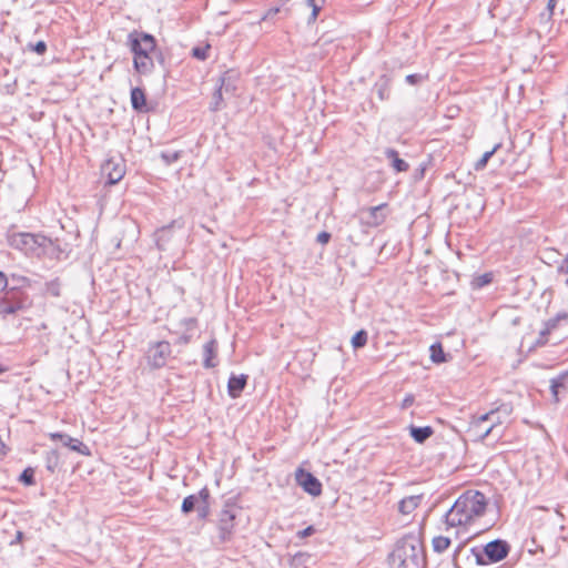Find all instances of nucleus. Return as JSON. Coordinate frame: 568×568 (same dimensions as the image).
I'll list each match as a JSON object with an SVG mask.
<instances>
[{
    "label": "nucleus",
    "mask_w": 568,
    "mask_h": 568,
    "mask_svg": "<svg viewBox=\"0 0 568 568\" xmlns=\"http://www.w3.org/2000/svg\"><path fill=\"white\" fill-rule=\"evenodd\" d=\"M134 70L143 75L150 74L154 70V61L151 55L133 57Z\"/></svg>",
    "instance_id": "dca6fc26"
},
{
    "label": "nucleus",
    "mask_w": 568,
    "mask_h": 568,
    "mask_svg": "<svg viewBox=\"0 0 568 568\" xmlns=\"http://www.w3.org/2000/svg\"><path fill=\"white\" fill-rule=\"evenodd\" d=\"M510 546L507 541L496 539L488 542L481 550L478 548H471L470 554L475 559V562L479 567H485L493 562H498L507 557L509 554Z\"/></svg>",
    "instance_id": "20e7f679"
},
{
    "label": "nucleus",
    "mask_w": 568,
    "mask_h": 568,
    "mask_svg": "<svg viewBox=\"0 0 568 568\" xmlns=\"http://www.w3.org/2000/svg\"><path fill=\"white\" fill-rule=\"evenodd\" d=\"M463 549H464V542L459 544V546L454 551L453 561L456 567L458 566V555L460 554V551Z\"/></svg>",
    "instance_id": "a18cd8bd"
},
{
    "label": "nucleus",
    "mask_w": 568,
    "mask_h": 568,
    "mask_svg": "<svg viewBox=\"0 0 568 568\" xmlns=\"http://www.w3.org/2000/svg\"><path fill=\"white\" fill-rule=\"evenodd\" d=\"M50 438L52 440H60L63 446L70 448L73 452L80 453L81 455H90L89 447L78 438H73L62 433H51Z\"/></svg>",
    "instance_id": "f8f14e48"
},
{
    "label": "nucleus",
    "mask_w": 568,
    "mask_h": 568,
    "mask_svg": "<svg viewBox=\"0 0 568 568\" xmlns=\"http://www.w3.org/2000/svg\"><path fill=\"white\" fill-rule=\"evenodd\" d=\"M9 243L24 254L40 255L50 245L51 241L40 234L17 233L9 237Z\"/></svg>",
    "instance_id": "39448f33"
},
{
    "label": "nucleus",
    "mask_w": 568,
    "mask_h": 568,
    "mask_svg": "<svg viewBox=\"0 0 568 568\" xmlns=\"http://www.w3.org/2000/svg\"><path fill=\"white\" fill-rule=\"evenodd\" d=\"M480 432H481V435L487 432V426H485V424H483L481 427H477Z\"/></svg>",
    "instance_id": "603ef678"
},
{
    "label": "nucleus",
    "mask_w": 568,
    "mask_h": 568,
    "mask_svg": "<svg viewBox=\"0 0 568 568\" xmlns=\"http://www.w3.org/2000/svg\"><path fill=\"white\" fill-rule=\"evenodd\" d=\"M430 351V359L436 363H445L447 361L446 355L444 353L443 346L440 343H435L429 347Z\"/></svg>",
    "instance_id": "a878e982"
},
{
    "label": "nucleus",
    "mask_w": 568,
    "mask_h": 568,
    "mask_svg": "<svg viewBox=\"0 0 568 568\" xmlns=\"http://www.w3.org/2000/svg\"><path fill=\"white\" fill-rule=\"evenodd\" d=\"M59 465V453L57 450H51L47 453L45 456V467L49 471L54 473Z\"/></svg>",
    "instance_id": "c756f323"
},
{
    "label": "nucleus",
    "mask_w": 568,
    "mask_h": 568,
    "mask_svg": "<svg viewBox=\"0 0 568 568\" xmlns=\"http://www.w3.org/2000/svg\"><path fill=\"white\" fill-rule=\"evenodd\" d=\"M561 320H565V321H568V315L566 313H560V314H557L555 317L552 318H549L546 323H545V328L540 332V339L538 341V343H545L546 341L544 339L551 331L556 329L559 322Z\"/></svg>",
    "instance_id": "412c9836"
},
{
    "label": "nucleus",
    "mask_w": 568,
    "mask_h": 568,
    "mask_svg": "<svg viewBox=\"0 0 568 568\" xmlns=\"http://www.w3.org/2000/svg\"><path fill=\"white\" fill-rule=\"evenodd\" d=\"M240 73L235 70H227L220 77V88L226 93L234 95L237 91Z\"/></svg>",
    "instance_id": "4468645a"
},
{
    "label": "nucleus",
    "mask_w": 568,
    "mask_h": 568,
    "mask_svg": "<svg viewBox=\"0 0 568 568\" xmlns=\"http://www.w3.org/2000/svg\"><path fill=\"white\" fill-rule=\"evenodd\" d=\"M565 376H559L550 381V390L556 402H558V392L560 387H564Z\"/></svg>",
    "instance_id": "72a5a7b5"
},
{
    "label": "nucleus",
    "mask_w": 568,
    "mask_h": 568,
    "mask_svg": "<svg viewBox=\"0 0 568 568\" xmlns=\"http://www.w3.org/2000/svg\"><path fill=\"white\" fill-rule=\"evenodd\" d=\"M314 531H315L314 527H313V526H308V527H306L305 529H303V530L298 531V534H297V535H298L301 538H305V537H308V536L313 535V534H314Z\"/></svg>",
    "instance_id": "c03bdc74"
},
{
    "label": "nucleus",
    "mask_w": 568,
    "mask_h": 568,
    "mask_svg": "<svg viewBox=\"0 0 568 568\" xmlns=\"http://www.w3.org/2000/svg\"><path fill=\"white\" fill-rule=\"evenodd\" d=\"M376 91L379 100L384 101L389 98V81L388 79L383 78L379 82L376 83Z\"/></svg>",
    "instance_id": "cd10ccee"
},
{
    "label": "nucleus",
    "mask_w": 568,
    "mask_h": 568,
    "mask_svg": "<svg viewBox=\"0 0 568 568\" xmlns=\"http://www.w3.org/2000/svg\"><path fill=\"white\" fill-rule=\"evenodd\" d=\"M331 240V234L328 232H321L317 237H316V241L321 244H327Z\"/></svg>",
    "instance_id": "37998d69"
},
{
    "label": "nucleus",
    "mask_w": 568,
    "mask_h": 568,
    "mask_svg": "<svg viewBox=\"0 0 568 568\" xmlns=\"http://www.w3.org/2000/svg\"><path fill=\"white\" fill-rule=\"evenodd\" d=\"M20 308H21V303H19V302H9V301L0 302V314H2V315L14 314Z\"/></svg>",
    "instance_id": "c85d7f7f"
},
{
    "label": "nucleus",
    "mask_w": 568,
    "mask_h": 568,
    "mask_svg": "<svg viewBox=\"0 0 568 568\" xmlns=\"http://www.w3.org/2000/svg\"><path fill=\"white\" fill-rule=\"evenodd\" d=\"M190 342V337L184 335V336H181L180 337V343L182 344H187Z\"/></svg>",
    "instance_id": "3c124183"
},
{
    "label": "nucleus",
    "mask_w": 568,
    "mask_h": 568,
    "mask_svg": "<svg viewBox=\"0 0 568 568\" xmlns=\"http://www.w3.org/2000/svg\"><path fill=\"white\" fill-rule=\"evenodd\" d=\"M47 291L53 296H59L60 295V284L58 283V281L48 283Z\"/></svg>",
    "instance_id": "58836bf2"
},
{
    "label": "nucleus",
    "mask_w": 568,
    "mask_h": 568,
    "mask_svg": "<svg viewBox=\"0 0 568 568\" xmlns=\"http://www.w3.org/2000/svg\"><path fill=\"white\" fill-rule=\"evenodd\" d=\"M410 436L414 438L415 442L423 444L425 440H427L433 434L434 430L430 426L425 427H410Z\"/></svg>",
    "instance_id": "b1692460"
},
{
    "label": "nucleus",
    "mask_w": 568,
    "mask_h": 568,
    "mask_svg": "<svg viewBox=\"0 0 568 568\" xmlns=\"http://www.w3.org/2000/svg\"><path fill=\"white\" fill-rule=\"evenodd\" d=\"M487 507L486 496L478 490H468L460 495L445 515L447 530L450 528L466 529L475 518L481 517Z\"/></svg>",
    "instance_id": "f257e3e1"
},
{
    "label": "nucleus",
    "mask_w": 568,
    "mask_h": 568,
    "mask_svg": "<svg viewBox=\"0 0 568 568\" xmlns=\"http://www.w3.org/2000/svg\"><path fill=\"white\" fill-rule=\"evenodd\" d=\"M20 481L27 486L34 485V470L31 467L26 468L20 475Z\"/></svg>",
    "instance_id": "f704fd0d"
},
{
    "label": "nucleus",
    "mask_w": 568,
    "mask_h": 568,
    "mask_svg": "<svg viewBox=\"0 0 568 568\" xmlns=\"http://www.w3.org/2000/svg\"><path fill=\"white\" fill-rule=\"evenodd\" d=\"M389 568H424L425 556L418 537L408 535L397 541L388 557Z\"/></svg>",
    "instance_id": "f03ea898"
},
{
    "label": "nucleus",
    "mask_w": 568,
    "mask_h": 568,
    "mask_svg": "<svg viewBox=\"0 0 568 568\" xmlns=\"http://www.w3.org/2000/svg\"><path fill=\"white\" fill-rule=\"evenodd\" d=\"M171 345L166 341H160L149 346L146 358L150 366L161 368L166 364L171 356Z\"/></svg>",
    "instance_id": "0eeeda50"
},
{
    "label": "nucleus",
    "mask_w": 568,
    "mask_h": 568,
    "mask_svg": "<svg viewBox=\"0 0 568 568\" xmlns=\"http://www.w3.org/2000/svg\"><path fill=\"white\" fill-rule=\"evenodd\" d=\"M235 518L236 514L234 509L225 508L220 513L217 526L220 542L224 544L231 539Z\"/></svg>",
    "instance_id": "1a4fd4ad"
},
{
    "label": "nucleus",
    "mask_w": 568,
    "mask_h": 568,
    "mask_svg": "<svg viewBox=\"0 0 568 568\" xmlns=\"http://www.w3.org/2000/svg\"><path fill=\"white\" fill-rule=\"evenodd\" d=\"M182 229L183 224L180 221H173L171 224L163 226L154 233L155 244L160 251H166L173 240V229Z\"/></svg>",
    "instance_id": "9d476101"
},
{
    "label": "nucleus",
    "mask_w": 568,
    "mask_h": 568,
    "mask_svg": "<svg viewBox=\"0 0 568 568\" xmlns=\"http://www.w3.org/2000/svg\"><path fill=\"white\" fill-rule=\"evenodd\" d=\"M415 397L413 394H407L400 404L402 409H406L414 404Z\"/></svg>",
    "instance_id": "ea45409f"
},
{
    "label": "nucleus",
    "mask_w": 568,
    "mask_h": 568,
    "mask_svg": "<svg viewBox=\"0 0 568 568\" xmlns=\"http://www.w3.org/2000/svg\"><path fill=\"white\" fill-rule=\"evenodd\" d=\"M324 0H307V6L312 8V14L308 19V21H315L318 12L321 11L323 7Z\"/></svg>",
    "instance_id": "473e14b6"
},
{
    "label": "nucleus",
    "mask_w": 568,
    "mask_h": 568,
    "mask_svg": "<svg viewBox=\"0 0 568 568\" xmlns=\"http://www.w3.org/2000/svg\"><path fill=\"white\" fill-rule=\"evenodd\" d=\"M217 351V342L212 338L203 346V356L204 361L203 364L206 368H212L216 366V363L213 362V359L216 356Z\"/></svg>",
    "instance_id": "aec40b11"
},
{
    "label": "nucleus",
    "mask_w": 568,
    "mask_h": 568,
    "mask_svg": "<svg viewBox=\"0 0 568 568\" xmlns=\"http://www.w3.org/2000/svg\"><path fill=\"white\" fill-rule=\"evenodd\" d=\"M386 204H379L377 206H372L368 209H363L362 213V222L372 227L379 226L386 219V215L383 213Z\"/></svg>",
    "instance_id": "9b49d317"
},
{
    "label": "nucleus",
    "mask_w": 568,
    "mask_h": 568,
    "mask_svg": "<svg viewBox=\"0 0 568 568\" xmlns=\"http://www.w3.org/2000/svg\"><path fill=\"white\" fill-rule=\"evenodd\" d=\"M295 480L297 485L311 496L317 497L322 494V484L312 473L303 468H297L295 471Z\"/></svg>",
    "instance_id": "6e6552de"
},
{
    "label": "nucleus",
    "mask_w": 568,
    "mask_h": 568,
    "mask_svg": "<svg viewBox=\"0 0 568 568\" xmlns=\"http://www.w3.org/2000/svg\"><path fill=\"white\" fill-rule=\"evenodd\" d=\"M201 490L196 495H189L182 501L181 511L187 515L193 510H196V507L201 504Z\"/></svg>",
    "instance_id": "5701e85b"
},
{
    "label": "nucleus",
    "mask_w": 568,
    "mask_h": 568,
    "mask_svg": "<svg viewBox=\"0 0 568 568\" xmlns=\"http://www.w3.org/2000/svg\"><path fill=\"white\" fill-rule=\"evenodd\" d=\"M491 280H493L491 274L485 273V274L474 277L471 281V286L474 288H481V287L488 285L491 282Z\"/></svg>",
    "instance_id": "7c9ffc66"
},
{
    "label": "nucleus",
    "mask_w": 568,
    "mask_h": 568,
    "mask_svg": "<svg viewBox=\"0 0 568 568\" xmlns=\"http://www.w3.org/2000/svg\"><path fill=\"white\" fill-rule=\"evenodd\" d=\"M555 7H556V0H548L547 10L549 12V18L552 17Z\"/></svg>",
    "instance_id": "49530a36"
},
{
    "label": "nucleus",
    "mask_w": 568,
    "mask_h": 568,
    "mask_svg": "<svg viewBox=\"0 0 568 568\" xmlns=\"http://www.w3.org/2000/svg\"><path fill=\"white\" fill-rule=\"evenodd\" d=\"M131 104L133 110L138 112H146V97L142 89L133 88L131 90Z\"/></svg>",
    "instance_id": "a211bd4d"
},
{
    "label": "nucleus",
    "mask_w": 568,
    "mask_h": 568,
    "mask_svg": "<svg viewBox=\"0 0 568 568\" xmlns=\"http://www.w3.org/2000/svg\"><path fill=\"white\" fill-rule=\"evenodd\" d=\"M7 285V278L2 272H0V291L3 290Z\"/></svg>",
    "instance_id": "8fccbe9b"
},
{
    "label": "nucleus",
    "mask_w": 568,
    "mask_h": 568,
    "mask_svg": "<svg viewBox=\"0 0 568 568\" xmlns=\"http://www.w3.org/2000/svg\"><path fill=\"white\" fill-rule=\"evenodd\" d=\"M247 383V376L244 374L232 375L229 379L227 389L232 398H236L241 395Z\"/></svg>",
    "instance_id": "2eb2a0df"
},
{
    "label": "nucleus",
    "mask_w": 568,
    "mask_h": 568,
    "mask_svg": "<svg viewBox=\"0 0 568 568\" xmlns=\"http://www.w3.org/2000/svg\"><path fill=\"white\" fill-rule=\"evenodd\" d=\"M558 271L568 274V256L562 261L561 265L558 267Z\"/></svg>",
    "instance_id": "de8ad7c7"
},
{
    "label": "nucleus",
    "mask_w": 568,
    "mask_h": 568,
    "mask_svg": "<svg viewBox=\"0 0 568 568\" xmlns=\"http://www.w3.org/2000/svg\"><path fill=\"white\" fill-rule=\"evenodd\" d=\"M0 454H4V444L1 439H0Z\"/></svg>",
    "instance_id": "864d4df0"
},
{
    "label": "nucleus",
    "mask_w": 568,
    "mask_h": 568,
    "mask_svg": "<svg viewBox=\"0 0 568 568\" xmlns=\"http://www.w3.org/2000/svg\"><path fill=\"white\" fill-rule=\"evenodd\" d=\"M201 504L196 507L197 517L200 519H206L210 515V490L204 487L201 489Z\"/></svg>",
    "instance_id": "4be33fe9"
},
{
    "label": "nucleus",
    "mask_w": 568,
    "mask_h": 568,
    "mask_svg": "<svg viewBox=\"0 0 568 568\" xmlns=\"http://www.w3.org/2000/svg\"><path fill=\"white\" fill-rule=\"evenodd\" d=\"M422 495H412L398 503V511L403 515L412 514L422 503Z\"/></svg>",
    "instance_id": "f3484780"
},
{
    "label": "nucleus",
    "mask_w": 568,
    "mask_h": 568,
    "mask_svg": "<svg viewBox=\"0 0 568 568\" xmlns=\"http://www.w3.org/2000/svg\"><path fill=\"white\" fill-rule=\"evenodd\" d=\"M125 170L121 161L109 160L102 165V174L106 176L108 183L113 185L122 180Z\"/></svg>",
    "instance_id": "ddd939ff"
},
{
    "label": "nucleus",
    "mask_w": 568,
    "mask_h": 568,
    "mask_svg": "<svg viewBox=\"0 0 568 568\" xmlns=\"http://www.w3.org/2000/svg\"><path fill=\"white\" fill-rule=\"evenodd\" d=\"M501 143H497L490 151H487L483 154V156L474 164V169L476 171H481L486 168L490 158L500 149Z\"/></svg>",
    "instance_id": "393cba45"
},
{
    "label": "nucleus",
    "mask_w": 568,
    "mask_h": 568,
    "mask_svg": "<svg viewBox=\"0 0 568 568\" xmlns=\"http://www.w3.org/2000/svg\"><path fill=\"white\" fill-rule=\"evenodd\" d=\"M367 343V332L364 329L358 331L353 337H352V345L354 348H361L364 347Z\"/></svg>",
    "instance_id": "2f4dec72"
},
{
    "label": "nucleus",
    "mask_w": 568,
    "mask_h": 568,
    "mask_svg": "<svg viewBox=\"0 0 568 568\" xmlns=\"http://www.w3.org/2000/svg\"><path fill=\"white\" fill-rule=\"evenodd\" d=\"M455 536H456V537H458V536H459V530H456Z\"/></svg>",
    "instance_id": "5fc2aeb1"
},
{
    "label": "nucleus",
    "mask_w": 568,
    "mask_h": 568,
    "mask_svg": "<svg viewBox=\"0 0 568 568\" xmlns=\"http://www.w3.org/2000/svg\"><path fill=\"white\" fill-rule=\"evenodd\" d=\"M223 90L219 87L213 94V106L212 110L216 111L221 109L223 101Z\"/></svg>",
    "instance_id": "4c0bfd02"
},
{
    "label": "nucleus",
    "mask_w": 568,
    "mask_h": 568,
    "mask_svg": "<svg viewBox=\"0 0 568 568\" xmlns=\"http://www.w3.org/2000/svg\"><path fill=\"white\" fill-rule=\"evenodd\" d=\"M450 544L452 539L449 536H437L433 538V549L438 554L447 550Z\"/></svg>",
    "instance_id": "bb28decb"
},
{
    "label": "nucleus",
    "mask_w": 568,
    "mask_h": 568,
    "mask_svg": "<svg viewBox=\"0 0 568 568\" xmlns=\"http://www.w3.org/2000/svg\"><path fill=\"white\" fill-rule=\"evenodd\" d=\"M129 45L134 57L151 55L156 49L154 37L144 32L130 33Z\"/></svg>",
    "instance_id": "423d86ee"
},
{
    "label": "nucleus",
    "mask_w": 568,
    "mask_h": 568,
    "mask_svg": "<svg viewBox=\"0 0 568 568\" xmlns=\"http://www.w3.org/2000/svg\"><path fill=\"white\" fill-rule=\"evenodd\" d=\"M210 48V44H206L205 47H195L192 49V55L199 60H205Z\"/></svg>",
    "instance_id": "c9c22d12"
},
{
    "label": "nucleus",
    "mask_w": 568,
    "mask_h": 568,
    "mask_svg": "<svg viewBox=\"0 0 568 568\" xmlns=\"http://www.w3.org/2000/svg\"><path fill=\"white\" fill-rule=\"evenodd\" d=\"M33 51L37 52L38 54H43L45 51H47V44L45 42L43 41H38L34 45H33Z\"/></svg>",
    "instance_id": "79ce46f5"
},
{
    "label": "nucleus",
    "mask_w": 568,
    "mask_h": 568,
    "mask_svg": "<svg viewBox=\"0 0 568 568\" xmlns=\"http://www.w3.org/2000/svg\"><path fill=\"white\" fill-rule=\"evenodd\" d=\"M513 413L510 404H501L495 409L489 410L486 414L480 415L474 423V427H481L483 424L489 423L487 432L483 434V439L493 435L496 439H499L503 435V430L499 427Z\"/></svg>",
    "instance_id": "7ed1b4c3"
},
{
    "label": "nucleus",
    "mask_w": 568,
    "mask_h": 568,
    "mask_svg": "<svg viewBox=\"0 0 568 568\" xmlns=\"http://www.w3.org/2000/svg\"><path fill=\"white\" fill-rule=\"evenodd\" d=\"M422 80H423V75H422V74H417V73H415V74H408V75L406 77V82H407V83H409V84H412V85H414V84H417V83L422 82Z\"/></svg>",
    "instance_id": "a19ab883"
},
{
    "label": "nucleus",
    "mask_w": 568,
    "mask_h": 568,
    "mask_svg": "<svg viewBox=\"0 0 568 568\" xmlns=\"http://www.w3.org/2000/svg\"><path fill=\"white\" fill-rule=\"evenodd\" d=\"M385 156L389 160L390 166L396 172H406L409 169V165L406 161L399 158L398 152L394 149H386Z\"/></svg>",
    "instance_id": "6ab92c4d"
},
{
    "label": "nucleus",
    "mask_w": 568,
    "mask_h": 568,
    "mask_svg": "<svg viewBox=\"0 0 568 568\" xmlns=\"http://www.w3.org/2000/svg\"><path fill=\"white\" fill-rule=\"evenodd\" d=\"M23 537H24V535H23L22 531H17L16 538H14L13 541H11V545H14L17 542H21L23 540Z\"/></svg>",
    "instance_id": "09e8293b"
},
{
    "label": "nucleus",
    "mask_w": 568,
    "mask_h": 568,
    "mask_svg": "<svg viewBox=\"0 0 568 568\" xmlns=\"http://www.w3.org/2000/svg\"><path fill=\"white\" fill-rule=\"evenodd\" d=\"M181 156V152L173 151V152H162L161 158L165 162V164H172L176 162Z\"/></svg>",
    "instance_id": "e433bc0d"
}]
</instances>
